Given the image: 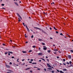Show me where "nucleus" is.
Here are the masks:
<instances>
[{"label": "nucleus", "mask_w": 73, "mask_h": 73, "mask_svg": "<svg viewBox=\"0 0 73 73\" xmlns=\"http://www.w3.org/2000/svg\"><path fill=\"white\" fill-rule=\"evenodd\" d=\"M17 16H18V17H19L20 19H21L22 20V18H21V16L20 15H19V13H17Z\"/></svg>", "instance_id": "nucleus-1"}, {"label": "nucleus", "mask_w": 73, "mask_h": 73, "mask_svg": "<svg viewBox=\"0 0 73 73\" xmlns=\"http://www.w3.org/2000/svg\"><path fill=\"white\" fill-rule=\"evenodd\" d=\"M47 49V48L45 46H43V50H45Z\"/></svg>", "instance_id": "nucleus-2"}, {"label": "nucleus", "mask_w": 73, "mask_h": 73, "mask_svg": "<svg viewBox=\"0 0 73 73\" xmlns=\"http://www.w3.org/2000/svg\"><path fill=\"white\" fill-rule=\"evenodd\" d=\"M6 66L7 68H11V67L10 66H9L8 65H7V64H6Z\"/></svg>", "instance_id": "nucleus-3"}, {"label": "nucleus", "mask_w": 73, "mask_h": 73, "mask_svg": "<svg viewBox=\"0 0 73 73\" xmlns=\"http://www.w3.org/2000/svg\"><path fill=\"white\" fill-rule=\"evenodd\" d=\"M47 65L48 67V68L51 67V66L50 65V64H49L47 63Z\"/></svg>", "instance_id": "nucleus-4"}, {"label": "nucleus", "mask_w": 73, "mask_h": 73, "mask_svg": "<svg viewBox=\"0 0 73 73\" xmlns=\"http://www.w3.org/2000/svg\"><path fill=\"white\" fill-rule=\"evenodd\" d=\"M38 54L39 56H42V53H41V52H40L39 53H38Z\"/></svg>", "instance_id": "nucleus-5"}, {"label": "nucleus", "mask_w": 73, "mask_h": 73, "mask_svg": "<svg viewBox=\"0 0 73 73\" xmlns=\"http://www.w3.org/2000/svg\"><path fill=\"white\" fill-rule=\"evenodd\" d=\"M54 52H57V51H58V49L55 48L54 49Z\"/></svg>", "instance_id": "nucleus-6"}, {"label": "nucleus", "mask_w": 73, "mask_h": 73, "mask_svg": "<svg viewBox=\"0 0 73 73\" xmlns=\"http://www.w3.org/2000/svg\"><path fill=\"white\" fill-rule=\"evenodd\" d=\"M62 70L63 72H65V71H66V70H66V69L63 68L62 69Z\"/></svg>", "instance_id": "nucleus-7"}, {"label": "nucleus", "mask_w": 73, "mask_h": 73, "mask_svg": "<svg viewBox=\"0 0 73 73\" xmlns=\"http://www.w3.org/2000/svg\"><path fill=\"white\" fill-rule=\"evenodd\" d=\"M15 4L17 6H19V5H18V4H17V2H15Z\"/></svg>", "instance_id": "nucleus-8"}, {"label": "nucleus", "mask_w": 73, "mask_h": 73, "mask_svg": "<svg viewBox=\"0 0 73 73\" xmlns=\"http://www.w3.org/2000/svg\"><path fill=\"white\" fill-rule=\"evenodd\" d=\"M22 52L23 53H27V51H23Z\"/></svg>", "instance_id": "nucleus-9"}, {"label": "nucleus", "mask_w": 73, "mask_h": 73, "mask_svg": "<svg viewBox=\"0 0 73 73\" xmlns=\"http://www.w3.org/2000/svg\"><path fill=\"white\" fill-rule=\"evenodd\" d=\"M31 69V68H27L25 69L26 70H29V69Z\"/></svg>", "instance_id": "nucleus-10"}, {"label": "nucleus", "mask_w": 73, "mask_h": 73, "mask_svg": "<svg viewBox=\"0 0 73 73\" xmlns=\"http://www.w3.org/2000/svg\"><path fill=\"white\" fill-rule=\"evenodd\" d=\"M35 28L36 29H39V30H41V29H40L39 28H37V27H35Z\"/></svg>", "instance_id": "nucleus-11"}, {"label": "nucleus", "mask_w": 73, "mask_h": 73, "mask_svg": "<svg viewBox=\"0 0 73 73\" xmlns=\"http://www.w3.org/2000/svg\"><path fill=\"white\" fill-rule=\"evenodd\" d=\"M40 59H41V60H42L43 61H45V59H44V58H40Z\"/></svg>", "instance_id": "nucleus-12"}, {"label": "nucleus", "mask_w": 73, "mask_h": 73, "mask_svg": "<svg viewBox=\"0 0 73 73\" xmlns=\"http://www.w3.org/2000/svg\"><path fill=\"white\" fill-rule=\"evenodd\" d=\"M68 58H70H70H71V56L70 55H68Z\"/></svg>", "instance_id": "nucleus-13"}, {"label": "nucleus", "mask_w": 73, "mask_h": 73, "mask_svg": "<svg viewBox=\"0 0 73 73\" xmlns=\"http://www.w3.org/2000/svg\"><path fill=\"white\" fill-rule=\"evenodd\" d=\"M48 70H52V68H48Z\"/></svg>", "instance_id": "nucleus-14"}, {"label": "nucleus", "mask_w": 73, "mask_h": 73, "mask_svg": "<svg viewBox=\"0 0 73 73\" xmlns=\"http://www.w3.org/2000/svg\"><path fill=\"white\" fill-rule=\"evenodd\" d=\"M8 52V53H11V54H13V52H12L9 51Z\"/></svg>", "instance_id": "nucleus-15"}, {"label": "nucleus", "mask_w": 73, "mask_h": 73, "mask_svg": "<svg viewBox=\"0 0 73 73\" xmlns=\"http://www.w3.org/2000/svg\"><path fill=\"white\" fill-rule=\"evenodd\" d=\"M60 73H64V72H62V71H60Z\"/></svg>", "instance_id": "nucleus-16"}, {"label": "nucleus", "mask_w": 73, "mask_h": 73, "mask_svg": "<svg viewBox=\"0 0 73 73\" xmlns=\"http://www.w3.org/2000/svg\"><path fill=\"white\" fill-rule=\"evenodd\" d=\"M38 41H42V40L41 39H38Z\"/></svg>", "instance_id": "nucleus-17"}, {"label": "nucleus", "mask_w": 73, "mask_h": 73, "mask_svg": "<svg viewBox=\"0 0 73 73\" xmlns=\"http://www.w3.org/2000/svg\"><path fill=\"white\" fill-rule=\"evenodd\" d=\"M60 36H64L63 34L62 33H60Z\"/></svg>", "instance_id": "nucleus-18"}, {"label": "nucleus", "mask_w": 73, "mask_h": 73, "mask_svg": "<svg viewBox=\"0 0 73 73\" xmlns=\"http://www.w3.org/2000/svg\"><path fill=\"white\" fill-rule=\"evenodd\" d=\"M47 52H48V53H50V50H48Z\"/></svg>", "instance_id": "nucleus-19"}, {"label": "nucleus", "mask_w": 73, "mask_h": 73, "mask_svg": "<svg viewBox=\"0 0 73 73\" xmlns=\"http://www.w3.org/2000/svg\"><path fill=\"white\" fill-rule=\"evenodd\" d=\"M23 24L25 27V24L24 23H23Z\"/></svg>", "instance_id": "nucleus-20"}, {"label": "nucleus", "mask_w": 73, "mask_h": 73, "mask_svg": "<svg viewBox=\"0 0 73 73\" xmlns=\"http://www.w3.org/2000/svg\"><path fill=\"white\" fill-rule=\"evenodd\" d=\"M54 29H55V30H57V29H56L55 27H54Z\"/></svg>", "instance_id": "nucleus-21"}, {"label": "nucleus", "mask_w": 73, "mask_h": 73, "mask_svg": "<svg viewBox=\"0 0 73 73\" xmlns=\"http://www.w3.org/2000/svg\"><path fill=\"white\" fill-rule=\"evenodd\" d=\"M69 63L70 65L72 64V61H70L69 62Z\"/></svg>", "instance_id": "nucleus-22"}, {"label": "nucleus", "mask_w": 73, "mask_h": 73, "mask_svg": "<svg viewBox=\"0 0 73 73\" xmlns=\"http://www.w3.org/2000/svg\"><path fill=\"white\" fill-rule=\"evenodd\" d=\"M42 45H45V43H42Z\"/></svg>", "instance_id": "nucleus-23"}, {"label": "nucleus", "mask_w": 73, "mask_h": 73, "mask_svg": "<svg viewBox=\"0 0 73 73\" xmlns=\"http://www.w3.org/2000/svg\"><path fill=\"white\" fill-rule=\"evenodd\" d=\"M8 54V52H6L5 53V54Z\"/></svg>", "instance_id": "nucleus-24"}, {"label": "nucleus", "mask_w": 73, "mask_h": 73, "mask_svg": "<svg viewBox=\"0 0 73 73\" xmlns=\"http://www.w3.org/2000/svg\"><path fill=\"white\" fill-rule=\"evenodd\" d=\"M32 50H30L29 51V52H32Z\"/></svg>", "instance_id": "nucleus-25"}, {"label": "nucleus", "mask_w": 73, "mask_h": 73, "mask_svg": "<svg viewBox=\"0 0 73 73\" xmlns=\"http://www.w3.org/2000/svg\"><path fill=\"white\" fill-rule=\"evenodd\" d=\"M70 52L71 53H73V50H71Z\"/></svg>", "instance_id": "nucleus-26"}, {"label": "nucleus", "mask_w": 73, "mask_h": 73, "mask_svg": "<svg viewBox=\"0 0 73 73\" xmlns=\"http://www.w3.org/2000/svg\"><path fill=\"white\" fill-rule=\"evenodd\" d=\"M36 64V63H32V64Z\"/></svg>", "instance_id": "nucleus-27"}, {"label": "nucleus", "mask_w": 73, "mask_h": 73, "mask_svg": "<svg viewBox=\"0 0 73 73\" xmlns=\"http://www.w3.org/2000/svg\"><path fill=\"white\" fill-rule=\"evenodd\" d=\"M66 64H68V65H69V62H66Z\"/></svg>", "instance_id": "nucleus-28"}, {"label": "nucleus", "mask_w": 73, "mask_h": 73, "mask_svg": "<svg viewBox=\"0 0 73 73\" xmlns=\"http://www.w3.org/2000/svg\"><path fill=\"white\" fill-rule=\"evenodd\" d=\"M26 27V28L27 29H28V27H27V25H25Z\"/></svg>", "instance_id": "nucleus-29"}, {"label": "nucleus", "mask_w": 73, "mask_h": 73, "mask_svg": "<svg viewBox=\"0 0 73 73\" xmlns=\"http://www.w3.org/2000/svg\"><path fill=\"white\" fill-rule=\"evenodd\" d=\"M1 5L2 6H4V4H1Z\"/></svg>", "instance_id": "nucleus-30"}, {"label": "nucleus", "mask_w": 73, "mask_h": 73, "mask_svg": "<svg viewBox=\"0 0 73 73\" xmlns=\"http://www.w3.org/2000/svg\"><path fill=\"white\" fill-rule=\"evenodd\" d=\"M27 31H28V32H30L29 30V29H28V28L27 29Z\"/></svg>", "instance_id": "nucleus-31"}, {"label": "nucleus", "mask_w": 73, "mask_h": 73, "mask_svg": "<svg viewBox=\"0 0 73 73\" xmlns=\"http://www.w3.org/2000/svg\"><path fill=\"white\" fill-rule=\"evenodd\" d=\"M54 54H57V52H54Z\"/></svg>", "instance_id": "nucleus-32"}, {"label": "nucleus", "mask_w": 73, "mask_h": 73, "mask_svg": "<svg viewBox=\"0 0 73 73\" xmlns=\"http://www.w3.org/2000/svg\"><path fill=\"white\" fill-rule=\"evenodd\" d=\"M9 64H10V65H12V62H10L9 63Z\"/></svg>", "instance_id": "nucleus-33"}, {"label": "nucleus", "mask_w": 73, "mask_h": 73, "mask_svg": "<svg viewBox=\"0 0 73 73\" xmlns=\"http://www.w3.org/2000/svg\"><path fill=\"white\" fill-rule=\"evenodd\" d=\"M31 38H33V35H32V36H31Z\"/></svg>", "instance_id": "nucleus-34"}, {"label": "nucleus", "mask_w": 73, "mask_h": 73, "mask_svg": "<svg viewBox=\"0 0 73 73\" xmlns=\"http://www.w3.org/2000/svg\"><path fill=\"white\" fill-rule=\"evenodd\" d=\"M8 55H9V56H10L11 55V54H10V53H9V52Z\"/></svg>", "instance_id": "nucleus-35"}, {"label": "nucleus", "mask_w": 73, "mask_h": 73, "mask_svg": "<svg viewBox=\"0 0 73 73\" xmlns=\"http://www.w3.org/2000/svg\"><path fill=\"white\" fill-rule=\"evenodd\" d=\"M33 47L34 48H36V46H33Z\"/></svg>", "instance_id": "nucleus-36"}, {"label": "nucleus", "mask_w": 73, "mask_h": 73, "mask_svg": "<svg viewBox=\"0 0 73 73\" xmlns=\"http://www.w3.org/2000/svg\"><path fill=\"white\" fill-rule=\"evenodd\" d=\"M51 72H52V73H54V71H52Z\"/></svg>", "instance_id": "nucleus-37"}, {"label": "nucleus", "mask_w": 73, "mask_h": 73, "mask_svg": "<svg viewBox=\"0 0 73 73\" xmlns=\"http://www.w3.org/2000/svg\"><path fill=\"white\" fill-rule=\"evenodd\" d=\"M19 60V58L17 59V62H19V61H18Z\"/></svg>", "instance_id": "nucleus-38"}, {"label": "nucleus", "mask_w": 73, "mask_h": 73, "mask_svg": "<svg viewBox=\"0 0 73 73\" xmlns=\"http://www.w3.org/2000/svg\"><path fill=\"white\" fill-rule=\"evenodd\" d=\"M11 58H15V57H14V56H12L11 57Z\"/></svg>", "instance_id": "nucleus-39"}, {"label": "nucleus", "mask_w": 73, "mask_h": 73, "mask_svg": "<svg viewBox=\"0 0 73 73\" xmlns=\"http://www.w3.org/2000/svg\"><path fill=\"white\" fill-rule=\"evenodd\" d=\"M47 61H48V62H49V59H47Z\"/></svg>", "instance_id": "nucleus-40"}, {"label": "nucleus", "mask_w": 73, "mask_h": 73, "mask_svg": "<svg viewBox=\"0 0 73 73\" xmlns=\"http://www.w3.org/2000/svg\"><path fill=\"white\" fill-rule=\"evenodd\" d=\"M33 68H37V67L36 66L34 67Z\"/></svg>", "instance_id": "nucleus-41"}, {"label": "nucleus", "mask_w": 73, "mask_h": 73, "mask_svg": "<svg viewBox=\"0 0 73 73\" xmlns=\"http://www.w3.org/2000/svg\"><path fill=\"white\" fill-rule=\"evenodd\" d=\"M63 61H65V59H63Z\"/></svg>", "instance_id": "nucleus-42"}, {"label": "nucleus", "mask_w": 73, "mask_h": 73, "mask_svg": "<svg viewBox=\"0 0 73 73\" xmlns=\"http://www.w3.org/2000/svg\"><path fill=\"white\" fill-rule=\"evenodd\" d=\"M56 58H60V57H59V56H57V57H56Z\"/></svg>", "instance_id": "nucleus-43"}, {"label": "nucleus", "mask_w": 73, "mask_h": 73, "mask_svg": "<svg viewBox=\"0 0 73 73\" xmlns=\"http://www.w3.org/2000/svg\"><path fill=\"white\" fill-rule=\"evenodd\" d=\"M31 61H33V59H31Z\"/></svg>", "instance_id": "nucleus-44"}, {"label": "nucleus", "mask_w": 73, "mask_h": 73, "mask_svg": "<svg viewBox=\"0 0 73 73\" xmlns=\"http://www.w3.org/2000/svg\"><path fill=\"white\" fill-rule=\"evenodd\" d=\"M72 66V65L71 64V65L70 66H69V67L70 68V67H71Z\"/></svg>", "instance_id": "nucleus-45"}, {"label": "nucleus", "mask_w": 73, "mask_h": 73, "mask_svg": "<svg viewBox=\"0 0 73 73\" xmlns=\"http://www.w3.org/2000/svg\"><path fill=\"white\" fill-rule=\"evenodd\" d=\"M48 72H52V70H49Z\"/></svg>", "instance_id": "nucleus-46"}, {"label": "nucleus", "mask_w": 73, "mask_h": 73, "mask_svg": "<svg viewBox=\"0 0 73 73\" xmlns=\"http://www.w3.org/2000/svg\"><path fill=\"white\" fill-rule=\"evenodd\" d=\"M3 45H4V46H5V44H3Z\"/></svg>", "instance_id": "nucleus-47"}, {"label": "nucleus", "mask_w": 73, "mask_h": 73, "mask_svg": "<svg viewBox=\"0 0 73 73\" xmlns=\"http://www.w3.org/2000/svg\"><path fill=\"white\" fill-rule=\"evenodd\" d=\"M56 33H58V31H56Z\"/></svg>", "instance_id": "nucleus-48"}, {"label": "nucleus", "mask_w": 73, "mask_h": 73, "mask_svg": "<svg viewBox=\"0 0 73 73\" xmlns=\"http://www.w3.org/2000/svg\"><path fill=\"white\" fill-rule=\"evenodd\" d=\"M48 58V57L47 56H46V58Z\"/></svg>", "instance_id": "nucleus-49"}, {"label": "nucleus", "mask_w": 73, "mask_h": 73, "mask_svg": "<svg viewBox=\"0 0 73 73\" xmlns=\"http://www.w3.org/2000/svg\"><path fill=\"white\" fill-rule=\"evenodd\" d=\"M57 70V71L58 72H60V71H59L58 70Z\"/></svg>", "instance_id": "nucleus-50"}, {"label": "nucleus", "mask_w": 73, "mask_h": 73, "mask_svg": "<svg viewBox=\"0 0 73 73\" xmlns=\"http://www.w3.org/2000/svg\"><path fill=\"white\" fill-rule=\"evenodd\" d=\"M33 72V71H32V70L30 71L31 73H32Z\"/></svg>", "instance_id": "nucleus-51"}, {"label": "nucleus", "mask_w": 73, "mask_h": 73, "mask_svg": "<svg viewBox=\"0 0 73 73\" xmlns=\"http://www.w3.org/2000/svg\"><path fill=\"white\" fill-rule=\"evenodd\" d=\"M63 64L64 65H66V64H65V63H63Z\"/></svg>", "instance_id": "nucleus-52"}, {"label": "nucleus", "mask_w": 73, "mask_h": 73, "mask_svg": "<svg viewBox=\"0 0 73 73\" xmlns=\"http://www.w3.org/2000/svg\"><path fill=\"white\" fill-rule=\"evenodd\" d=\"M2 9H5V8H2Z\"/></svg>", "instance_id": "nucleus-53"}, {"label": "nucleus", "mask_w": 73, "mask_h": 73, "mask_svg": "<svg viewBox=\"0 0 73 73\" xmlns=\"http://www.w3.org/2000/svg\"><path fill=\"white\" fill-rule=\"evenodd\" d=\"M18 21H19V22H20V21H21V20H20V19L18 20Z\"/></svg>", "instance_id": "nucleus-54"}, {"label": "nucleus", "mask_w": 73, "mask_h": 73, "mask_svg": "<svg viewBox=\"0 0 73 73\" xmlns=\"http://www.w3.org/2000/svg\"><path fill=\"white\" fill-rule=\"evenodd\" d=\"M32 62H29V63H32Z\"/></svg>", "instance_id": "nucleus-55"}, {"label": "nucleus", "mask_w": 73, "mask_h": 73, "mask_svg": "<svg viewBox=\"0 0 73 73\" xmlns=\"http://www.w3.org/2000/svg\"><path fill=\"white\" fill-rule=\"evenodd\" d=\"M58 52H59V53H61V52L59 51H58Z\"/></svg>", "instance_id": "nucleus-56"}, {"label": "nucleus", "mask_w": 73, "mask_h": 73, "mask_svg": "<svg viewBox=\"0 0 73 73\" xmlns=\"http://www.w3.org/2000/svg\"><path fill=\"white\" fill-rule=\"evenodd\" d=\"M50 30H52V28L50 27Z\"/></svg>", "instance_id": "nucleus-57"}, {"label": "nucleus", "mask_w": 73, "mask_h": 73, "mask_svg": "<svg viewBox=\"0 0 73 73\" xmlns=\"http://www.w3.org/2000/svg\"><path fill=\"white\" fill-rule=\"evenodd\" d=\"M44 70H45V71H46V70L45 68H44Z\"/></svg>", "instance_id": "nucleus-58"}, {"label": "nucleus", "mask_w": 73, "mask_h": 73, "mask_svg": "<svg viewBox=\"0 0 73 73\" xmlns=\"http://www.w3.org/2000/svg\"><path fill=\"white\" fill-rule=\"evenodd\" d=\"M39 62H41V60H39Z\"/></svg>", "instance_id": "nucleus-59"}, {"label": "nucleus", "mask_w": 73, "mask_h": 73, "mask_svg": "<svg viewBox=\"0 0 73 73\" xmlns=\"http://www.w3.org/2000/svg\"><path fill=\"white\" fill-rule=\"evenodd\" d=\"M38 49H39V50H40V49H41V48H38Z\"/></svg>", "instance_id": "nucleus-60"}, {"label": "nucleus", "mask_w": 73, "mask_h": 73, "mask_svg": "<svg viewBox=\"0 0 73 73\" xmlns=\"http://www.w3.org/2000/svg\"><path fill=\"white\" fill-rule=\"evenodd\" d=\"M41 30L42 31V32H44V31L42 30Z\"/></svg>", "instance_id": "nucleus-61"}, {"label": "nucleus", "mask_w": 73, "mask_h": 73, "mask_svg": "<svg viewBox=\"0 0 73 73\" xmlns=\"http://www.w3.org/2000/svg\"><path fill=\"white\" fill-rule=\"evenodd\" d=\"M15 65H16L17 66H19V65L18 64H14Z\"/></svg>", "instance_id": "nucleus-62"}, {"label": "nucleus", "mask_w": 73, "mask_h": 73, "mask_svg": "<svg viewBox=\"0 0 73 73\" xmlns=\"http://www.w3.org/2000/svg\"><path fill=\"white\" fill-rule=\"evenodd\" d=\"M24 60H25V59H23L22 60V61H24Z\"/></svg>", "instance_id": "nucleus-63"}, {"label": "nucleus", "mask_w": 73, "mask_h": 73, "mask_svg": "<svg viewBox=\"0 0 73 73\" xmlns=\"http://www.w3.org/2000/svg\"><path fill=\"white\" fill-rule=\"evenodd\" d=\"M10 42H12V40H10Z\"/></svg>", "instance_id": "nucleus-64"}]
</instances>
